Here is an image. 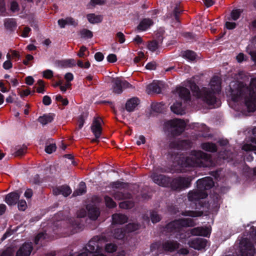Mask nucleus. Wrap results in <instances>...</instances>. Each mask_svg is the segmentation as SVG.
I'll return each instance as SVG.
<instances>
[{"label": "nucleus", "mask_w": 256, "mask_h": 256, "mask_svg": "<svg viewBox=\"0 0 256 256\" xmlns=\"http://www.w3.org/2000/svg\"><path fill=\"white\" fill-rule=\"evenodd\" d=\"M230 96L232 102L244 103L248 112L256 110V78H252L250 87L241 82H233L230 84Z\"/></svg>", "instance_id": "obj_1"}, {"label": "nucleus", "mask_w": 256, "mask_h": 256, "mask_svg": "<svg viewBox=\"0 0 256 256\" xmlns=\"http://www.w3.org/2000/svg\"><path fill=\"white\" fill-rule=\"evenodd\" d=\"M194 224L191 218H182L169 223L166 226V230L170 232L180 233L178 238L181 240L190 238V234L194 236H208L210 235L211 229L209 227H198L192 229L190 232L183 234V227L192 226Z\"/></svg>", "instance_id": "obj_2"}, {"label": "nucleus", "mask_w": 256, "mask_h": 256, "mask_svg": "<svg viewBox=\"0 0 256 256\" xmlns=\"http://www.w3.org/2000/svg\"><path fill=\"white\" fill-rule=\"evenodd\" d=\"M210 90H208L206 88L200 90L195 84H192L190 88L194 94L198 98H201L208 105L215 107L214 104L217 101L214 94L220 91V78L218 77L213 78L210 83Z\"/></svg>", "instance_id": "obj_3"}, {"label": "nucleus", "mask_w": 256, "mask_h": 256, "mask_svg": "<svg viewBox=\"0 0 256 256\" xmlns=\"http://www.w3.org/2000/svg\"><path fill=\"white\" fill-rule=\"evenodd\" d=\"M211 164L210 158L207 154L201 151H194L189 156L182 160L180 167H204Z\"/></svg>", "instance_id": "obj_4"}, {"label": "nucleus", "mask_w": 256, "mask_h": 256, "mask_svg": "<svg viewBox=\"0 0 256 256\" xmlns=\"http://www.w3.org/2000/svg\"><path fill=\"white\" fill-rule=\"evenodd\" d=\"M197 188L188 193L189 200L195 202L200 199H203L208 196L206 190L211 188L214 186V182L210 177H206L198 180L197 182Z\"/></svg>", "instance_id": "obj_5"}, {"label": "nucleus", "mask_w": 256, "mask_h": 256, "mask_svg": "<svg viewBox=\"0 0 256 256\" xmlns=\"http://www.w3.org/2000/svg\"><path fill=\"white\" fill-rule=\"evenodd\" d=\"M106 242L104 236H94L89 241L84 251L75 256H88L90 254H93L92 256H106L102 253V248Z\"/></svg>", "instance_id": "obj_6"}, {"label": "nucleus", "mask_w": 256, "mask_h": 256, "mask_svg": "<svg viewBox=\"0 0 256 256\" xmlns=\"http://www.w3.org/2000/svg\"><path fill=\"white\" fill-rule=\"evenodd\" d=\"M174 97L178 99L171 106L172 111L176 114L182 115L185 114L184 106L182 105L190 99L189 90L184 87H178L174 91Z\"/></svg>", "instance_id": "obj_7"}, {"label": "nucleus", "mask_w": 256, "mask_h": 256, "mask_svg": "<svg viewBox=\"0 0 256 256\" xmlns=\"http://www.w3.org/2000/svg\"><path fill=\"white\" fill-rule=\"evenodd\" d=\"M166 126L174 134H179L184 130L186 123L182 120L174 119L168 121L166 123Z\"/></svg>", "instance_id": "obj_8"}, {"label": "nucleus", "mask_w": 256, "mask_h": 256, "mask_svg": "<svg viewBox=\"0 0 256 256\" xmlns=\"http://www.w3.org/2000/svg\"><path fill=\"white\" fill-rule=\"evenodd\" d=\"M112 82L113 92L118 94H121L124 89L130 86L128 82L120 78H114Z\"/></svg>", "instance_id": "obj_9"}, {"label": "nucleus", "mask_w": 256, "mask_h": 256, "mask_svg": "<svg viewBox=\"0 0 256 256\" xmlns=\"http://www.w3.org/2000/svg\"><path fill=\"white\" fill-rule=\"evenodd\" d=\"M240 248L242 256H254V250L247 239L244 238L240 241Z\"/></svg>", "instance_id": "obj_10"}, {"label": "nucleus", "mask_w": 256, "mask_h": 256, "mask_svg": "<svg viewBox=\"0 0 256 256\" xmlns=\"http://www.w3.org/2000/svg\"><path fill=\"white\" fill-rule=\"evenodd\" d=\"M192 180L190 177L188 178H178L174 179L171 182L172 188L178 190L183 188H188Z\"/></svg>", "instance_id": "obj_11"}, {"label": "nucleus", "mask_w": 256, "mask_h": 256, "mask_svg": "<svg viewBox=\"0 0 256 256\" xmlns=\"http://www.w3.org/2000/svg\"><path fill=\"white\" fill-rule=\"evenodd\" d=\"M102 120L98 117L94 118L91 126V130L96 138L100 137L102 132Z\"/></svg>", "instance_id": "obj_12"}, {"label": "nucleus", "mask_w": 256, "mask_h": 256, "mask_svg": "<svg viewBox=\"0 0 256 256\" xmlns=\"http://www.w3.org/2000/svg\"><path fill=\"white\" fill-rule=\"evenodd\" d=\"M206 244V241L205 239L200 238H191L188 241L190 247L198 250L204 248Z\"/></svg>", "instance_id": "obj_13"}, {"label": "nucleus", "mask_w": 256, "mask_h": 256, "mask_svg": "<svg viewBox=\"0 0 256 256\" xmlns=\"http://www.w3.org/2000/svg\"><path fill=\"white\" fill-rule=\"evenodd\" d=\"M150 178L154 183L162 186H167L170 182V178L162 174H158L155 172L151 175Z\"/></svg>", "instance_id": "obj_14"}, {"label": "nucleus", "mask_w": 256, "mask_h": 256, "mask_svg": "<svg viewBox=\"0 0 256 256\" xmlns=\"http://www.w3.org/2000/svg\"><path fill=\"white\" fill-rule=\"evenodd\" d=\"M32 250L31 242L23 244L18 250L16 256H30Z\"/></svg>", "instance_id": "obj_15"}, {"label": "nucleus", "mask_w": 256, "mask_h": 256, "mask_svg": "<svg viewBox=\"0 0 256 256\" xmlns=\"http://www.w3.org/2000/svg\"><path fill=\"white\" fill-rule=\"evenodd\" d=\"M20 196V194L16 192H11L6 196L5 202L10 206L14 205L16 204Z\"/></svg>", "instance_id": "obj_16"}, {"label": "nucleus", "mask_w": 256, "mask_h": 256, "mask_svg": "<svg viewBox=\"0 0 256 256\" xmlns=\"http://www.w3.org/2000/svg\"><path fill=\"white\" fill-rule=\"evenodd\" d=\"M72 192L70 188L67 186H62L54 190V193L56 195L62 194L64 196H67Z\"/></svg>", "instance_id": "obj_17"}, {"label": "nucleus", "mask_w": 256, "mask_h": 256, "mask_svg": "<svg viewBox=\"0 0 256 256\" xmlns=\"http://www.w3.org/2000/svg\"><path fill=\"white\" fill-rule=\"evenodd\" d=\"M160 85L161 84L159 82L152 83L147 86L146 91L148 94H150L152 92L160 93Z\"/></svg>", "instance_id": "obj_18"}, {"label": "nucleus", "mask_w": 256, "mask_h": 256, "mask_svg": "<svg viewBox=\"0 0 256 256\" xmlns=\"http://www.w3.org/2000/svg\"><path fill=\"white\" fill-rule=\"evenodd\" d=\"M58 24L60 28H64L66 26H75L77 24V22L72 18H67L65 19L59 20Z\"/></svg>", "instance_id": "obj_19"}, {"label": "nucleus", "mask_w": 256, "mask_h": 256, "mask_svg": "<svg viewBox=\"0 0 256 256\" xmlns=\"http://www.w3.org/2000/svg\"><path fill=\"white\" fill-rule=\"evenodd\" d=\"M153 22L149 18H145L140 22L138 26V30L144 31L148 29L152 24Z\"/></svg>", "instance_id": "obj_20"}, {"label": "nucleus", "mask_w": 256, "mask_h": 256, "mask_svg": "<svg viewBox=\"0 0 256 256\" xmlns=\"http://www.w3.org/2000/svg\"><path fill=\"white\" fill-rule=\"evenodd\" d=\"M87 210L88 216L92 220H96L100 215L99 210L96 207L88 206H87Z\"/></svg>", "instance_id": "obj_21"}, {"label": "nucleus", "mask_w": 256, "mask_h": 256, "mask_svg": "<svg viewBox=\"0 0 256 256\" xmlns=\"http://www.w3.org/2000/svg\"><path fill=\"white\" fill-rule=\"evenodd\" d=\"M139 103V100L137 98H132L128 100L126 104V109L128 112L134 110Z\"/></svg>", "instance_id": "obj_22"}, {"label": "nucleus", "mask_w": 256, "mask_h": 256, "mask_svg": "<svg viewBox=\"0 0 256 256\" xmlns=\"http://www.w3.org/2000/svg\"><path fill=\"white\" fill-rule=\"evenodd\" d=\"M127 217L122 214H114L112 216V222L114 224H122L127 220Z\"/></svg>", "instance_id": "obj_23"}, {"label": "nucleus", "mask_w": 256, "mask_h": 256, "mask_svg": "<svg viewBox=\"0 0 256 256\" xmlns=\"http://www.w3.org/2000/svg\"><path fill=\"white\" fill-rule=\"evenodd\" d=\"M87 18L90 22L96 24L102 21V16L101 15H96L94 14H90L87 15Z\"/></svg>", "instance_id": "obj_24"}, {"label": "nucleus", "mask_w": 256, "mask_h": 256, "mask_svg": "<svg viewBox=\"0 0 256 256\" xmlns=\"http://www.w3.org/2000/svg\"><path fill=\"white\" fill-rule=\"evenodd\" d=\"M54 116L52 114H44L39 117L38 120L42 125H46L52 122Z\"/></svg>", "instance_id": "obj_25"}, {"label": "nucleus", "mask_w": 256, "mask_h": 256, "mask_svg": "<svg viewBox=\"0 0 256 256\" xmlns=\"http://www.w3.org/2000/svg\"><path fill=\"white\" fill-rule=\"evenodd\" d=\"M48 238L46 234L44 232L38 234L34 238V242L36 244L42 245L44 243L45 240Z\"/></svg>", "instance_id": "obj_26"}, {"label": "nucleus", "mask_w": 256, "mask_h": 256, "mask_svg": "<svg viewBox=\"0 0 256 256\" xmlns=\"http://www.w3.org/2000/svg\"><path fill=\"white\" fill-rule=\"evenodd\" d=\"M86 192V186L84 182H80L79 184L78 188L75 190L73 194L74 196L82 195Z\"/></svg>", "instance_id": "obj_27"}, {"label": "nucleus", "mask_w": 256, "mask_h": 256, "mask_svg": "<svg viewBox=\"0 0 256 256\" xmlns=\"http://www.w3.org/2000/svg\"><path fill=\"white\" fill-rule=\"evenodd\" d=\"M112 196L116 200H121L124 199L130 198L131 196L130 194H123L122 192L118 191L114 194H112Z\"/></svg>", "instance_id": "obj_28"}, {"label": "nucleus", "mask_w": 256, "mask_h": 256, "mask_svg": "<svg viewBox=\"0 0 256 256\" xmlns=\"http://www.w3.org/2000/svg\"><path fill=\"white\" fill-rule=\"evenodd\" d=\"M178 248V244L172 242H166L164 245V248L165 250L168 251H172Z\"/></svg>", "instance_id": "obj_29"}, {"label": "nucleus", "mask_w": 256, "mask_h": 256, "mask_svg": "<svg viewBox=\"0 0 256 256\" xmlns=\"http://www.w3.org/2000/svg\"><path fill=\"white\" fill-rule=\"evenodd\" d=\"M202 148L204 150L210 152H214L216 150L215 144L209 142L202 144Z\"/></svg>", "instance_id": "obj_30"}, {"label": "nucleus", "mask_w": 256, "mask_h": 256, "mask_svg": "<svg viewBox=\"0 0 256 256\" xmlns=\"http://www.w3.org/2000/svg\"><path fill=\"white\" fill-rule=\"evenodd\" d=\"M246 52L250 55L252 60L256 64V50H252V44H249L246 48Z\"/></svg>", "instance_id": "obj_31"}, {"label": "nucleus", "mask_w": 256, "mask_h": 256, "mask_svg": "<svg viewBox=\"0 0 256 256\" xmlns=\"http://www.w3.org/2000/svg\"><path fill=\"white\" fill-rule=\"evenodd\" d=\"M183 57L189 60H194L196 58L195 53L191 50H186L182 54Z\"/></svg>", "instance_id": "obj_32"}, {"label": "nucleus", "mask_w": 256, "mask_h": 256, "mask_svg": "<svg viewBox=\"0 0 256 256\" xmlns=\"http://www.w3.org/2000/svg\"><path fill=\"white\" fill-rule=\"evenodd\" d=\"M104 202L106 206L109 208H113L116 206V203L110 196H104Z\"/></svg>", "instance_id": "obj_33"}, {"label": "nucleus", "mask_w": 256, "mask_h": 256, "mask_svg": "<svg viewBox=\"0 0 256 256\" xmlns=\"http://www.w3.org/2000/svg\"><path fill=\"white\" fill-rule=\"evenodd\" d=\"M242 12V10L240 9H236L233 10L231 12V18L234 20H237Z\"/></svg>", "instance_id": "obj_34"}, {"label": "nucleus", "mask_w": 256, "mask_h": 256, "mask_svg": "<svg viewBox=\"0 0 256 256\" xmlns=\"http://www.w3.org/2000/svg\"><path fill=\"white\" fill-rule=\"evenodd\" d=\"M124 233L121 228L116 229L114 233V236L115 238L118 239H122L124 236Z\"/></svg>", "instance_id": "obj_35"}, {"label": "nucleus", "mask_w": 256, "mask_h": 256, "mask_svg": "<svg viewBox=\"0 0 256 256\" xmlns=\"http://www.w3.org/2000/svg\"><path fill=\"white\" fill-rule=\"evenodd\" d=\"M134 206V204L131 201H124L120 204V207L122 208H130Z\"/></svg>", "instance_id": "obj_36"}, {"label": "nucleus", "mask_w": 256, "mask_h": 256, "mask_svg": "<svg viewBox=\"0 0 256 256\" xmlns=\"http://www.w3.org/2000/svg\"><path fill=\"white\" fill-rule=\"evenodd\" d=\"M56 150V146L54 144H51L49 145H46L45 148V151L46 153L50 154L54 152Z\"/></svg>", "instance_id": "obj_37"}, {"label": "nucleus", "mask_w": 256, "mask_h": 256, "mask_svg": "<svg viewBox=\"0 0 256 256\" xmlns=\"http://www.w3.org/2000/svg\"><path fill=\"white\" fill-rule=\"evenodd\" d=\"M116 249V245L112 244H106L105 246V250L107 252H113Z\"/></svg>", "instance_id": "obj_38"}, {"label": "nucleus", "mask_w": 256, "mask_h": 256, "mask_svg": "<svg viewBox=\"0 0 256 256\" xmlns=\"http://www.w3.org/2000/svg\"><path fill=\"white\" fill-rule=\"evenodd\" d=\"M110 186L114 190H121L124 187V184L120 182H116L110 184Z\"/></svg>", "instance_id": "obj_39"}, {"label": "nucleus", "mask_w": 256, "mask_h": 256, "mask_svg": "<svg viewBox=\"0 0 256 256\" xmlns=\"http://www.w3.org/2000/svg\"><path fill=\"white\" fill-rule=\"evenodd\" d=\"M139 228L138 224H129L126 226V231L127 232H132L136 230H138Z\"/></svg>", "instance_id": "obj_40"}, {"label": "nucleus", "mask_w": 256, "mask_h": 256, "mask_svg": "<svg viewBox=\"0 0 256 256\" xmlns=\"http://www.w3.org/2000/svg\"><path fill=\"white\" fill-rule=\"evenodd\" d=\"M202 214V212H194V211H188L186 212L184 214H182L184 216H190L192 217H196L199 216Z\"/></svg>", "instance_id": "obj_41"}, {"label": "nucleus", "mask_w": 256, "mask_h": 256, "mask_svg": "<svg viewBox=\"0 0 256 256\" xmlns=\"http://www.w3.org/2000/svg\"><path fill=\"white\" fill-rule=\"evenodd\" d=\"M14 250L12 248H8L0 256H13Z\"/></svg>", "instance_id": "obj_42"}, {"label": "nucleus", "mask_w": 256, "mask_h": 256, "mask_svg": "<svg viewBox=\"0 0 256 256\" xmlns=\"http://www.w3.org/2000/svg\"><path fill=\"white\" fill-rule=\"evenodd\" d=\"M82 36L84 38H91L92 36V32L88 30H84L81 32Z\"/></svg>", "instance_id": "obj_43"}, {"label": "nucleus", "mask_w": 256, "mask_h": 256, "mask_svg": "<svg viewBox=\"0 0 256 256\" xmlns=\"http://www.w3.org/2000/svg\"><path fill=\"white\" fill-rule=\"evenodd\" d=\"M242 148L245 151L256 150V146L252 144H245L242 146Z\"/></svg>", "instance_id": "obj_44"}, {"label": "nucleus", "mask_w": 256, "mask_h": 256, "mask_svg": "<svg viewBox=\"0 0 256 256\" xmlns=\"http://www.w3.org/2000/svg\"><path fill=\"white\" fill-rule=\"evenodd\" d=\"M164 104L162 103L156 104L152 106V109L157 112H160L163 109Z\"/></svg>", "instance_id": "obj_45"}, {"label": "nucleus", "mask_w": 256, "mask_h": 256, "mask_svg": "<svg viewBox=\"0 0 256 256\" xmlns=\"http://www.w3.org/2000/svg\"><path fill=\"white\" fill-rule=\"evenodd\" d=\"M158 48V44L156 41L150 42L148 45V49L152 51H155Z\"/></svg>", "instance_id": "obj_46"}, {"label": "nucleus", "mask_w": 256, "mask_h": 256, "mask_svg": "<svg viewBox=\"0 0 256 256\" xmlns=\"http://www.w3.org/2000/svg\"><path fill=\"white\" fill-rule=\"evenodd\" d=\"M86 118V114L81 115L78 120V125L79 128H82L84 126L85 119Z\"/></svg>", "instance_id": "obj_47"}, {"label": "nucleus", "mask_w": 256, "mask_h": 256, "mask_svg": "<svg viewBox=\"0 0 256 256\" xmlns=\"http://www.w3.org/2000/svg\"><path fill=\"white\" fill-rule=\"evenodd\" d=\"M27 207L26 202L24 200H20L18 203V208L20 210H24Z\"/></svg>", "instance_id": "obj_48"}, {"label": "nucleus", "mask_w": 256, "mask_h": 256, "mask_svg": "<svg viewBox=\"0 0 256 256\" xmlns=\"http://www.w3.org/2000/svg\"><path fill=\"white\" fill-rule=\"evenodd\" d=\"M42 74L43 76L46 78H50L53 76V72L50 70H44Z\"/></svg>", "instance_id": "obj_49"}, {"label": "nucleus", "mask_w": 256, "mask_h": 256, "mask_svg": "<svg viewBox=\"0 0 256 256\" xmlns=\"http://www.w3.org/2000/svg\"><path fill=\"white\" fill-rule=\"evenodd\" d=\"M106 60L109 62L113 63L117 60V58L116 54H112L108 56Z\"/></svg>", "instance_id": "obj_50"}, {"label": "nucleus", "mask_w": 256, "mask_h": 256, "mask_svg": "<svg viewBox=\"0 0 256 256\" xmlns=\"http://www.w3.org/2000/svg\"><path fill=\"white\" fill-rule=\"evenodd\" d=\"M151 219L153 223H156L159 222L160 220V216L156 212H152L151 214Z\"/></svg>", "instance_id": "obj_51"}, {"label": "nucleus", "mask_w": 256, "mask_h": 256, "mask_svg": "<svg viewBox=\"0 0 256 256\" xmlns=\"http://www.w3.org/2000/svg\"><path fill=\"white\" fill-rule=\"evenodd\" d=\"M12 66V62L10 60L5 61L3 64V68L5 70H9Z\"/></svg>", "instance_id": "obj_52"}, {"label": "nucleus", "mask_w": 256, "mask_h": 256, "mask_svg": "<svg viewBox=\"0 0 256 256\" xmlns=\"http://www.w3.org/2000/svg\"><path fill=\"white\" fill-rule=\"evenodd\" d=\"M236 59L238 62H242L246 60V56L243 53H240L236 56Z\"/></svg>", "instance_id": "obj_53"}, {"label": "nucleus", "mask_w": 256, "mask_h": 256, "mask_svg": "<svg viewBox=\"0 0 256 256\" xmlns=\"http://www.w3.org/2000/svg\"><path fill=\"white\" fill-rule=\"evenodd\" d=\"M64 78L66 80V82H70L74 80V75L72 73L68 72L64 75Z\"/></svg>", "instance_id": "obj_54"}, {"label": "nucleus", "mask_w": 256, "mask_h": 256, "mask_svg": "<svg viewBox=\"0 0 256 256\" xmlns=\"http://www.w3.org/2000/svg\"><path fill=\"white\" fill-rule=\"evenodd\" d=\"M34 59V56L30 54H27L26 56V60H23V64L26 66L30 64L29 62Z\"/></svg>", "instance_id": "obj_55"}, {"label": "nucleus", "mask_w": 256, "mask_h": 256, "mask_svg": "<svg viewBox=\"0 0 256 256\" xmlns=\"http://www.w3.org/2000/svg\"><path fill=\"white\" fill-rule=\"evenodd\" d=\"M10 10L12 12H16L18 10V5L17 2H13L11 3Z\"/></svg>", "instance_id": "obj_56"}, {"label": "nucleus", "mask_w": 256, "mask_h": 256, "mask_svg": "<svg viewBox=\"0 0 256 256\" xmlns=\"http://www.w3.org/2000/svg\"><path fill=\"white\" fill-rule=\"evenodd\" d=\"M42 102L46 106H48L51 104V98L49 96H45L43 98Z\"/></svg>", "instance_id": "obj_57"}, {"label": "nucleus", "mask_w": 256, "mask_h": 256, "mask_svg": "<svg viewBox=\"0 0 256 256\" xmlns=\"http://www.w3.org/2000/svg\"><path fill=\"white\" fill-rule=\"evenodd\" d=\"M104 58V55L100 52H96L94 55V58L98 62L102 61Z\"/></svg>", "instance_id": "obj_58"}, {"label": "nucleus", "mask_w": 256, "mask_h": 256, "mask_svg": "<svg viewBox=\"0 0 256 256\" xmlns=\"http://www.w3.org/2000/svg\"><path fill=\"white\" fill-rule=\"evenodd\" d=\"M26 150V146H22V148H20L16 152V156H20L22 154H23Z\"/></svg>", "instance_id": "obj_59"}, {"label": "nucleus", "mask_w": 256, "mask_h": 256, "mask_svg": "<svg viewBox=\"0 0 256 256\" xmlns=\"http://www.w3.org/2000/svg\"><path fill=\"white\" fill-rule=\"evenodd\" d=\"M226 26L228 30H232L236 28V24L234 22H227L226 23Z\"/></svg>", "instance_id": "obj_60"}, {"label": "nucleus", "mask_w": 256, "mask_h": 256, "mask_svg": "<svg viewBox=\"0 0 256 256\" xmlns=\"http://www.w3.org/2000/svg\"><path fill=\"white\" fill-rule=\"evenodd\" d=\"M146 142L145 138L143 136H139L138 137V140H136V144L138 145H140L141 144H144Z\"/></svg>", "instance_id": "obj_61"}, {"label": "nucleus", "mask_w": 256, "mask_h": 256, "mask_svg": "<svg viewBox=\"0 0 256 256\" xmlns=\"http://www.w3.org/2000/svg\"><path fill=\"white\" fill-rule=\"evenodd\" d=\"M146 68L147 70H154L156 68V64L155 62H149L146 65Z\"/></svg>", "instance_id": "obj_62"}, {"label": "nucleus", "mask_w": 256, "mask_h": 256, "mask_svg": "<svg viewBox=\"0 0 256 256\" xmlns=\"http://www.w3.org/2000/svg\"><path fill=\"white\" fill-rule=\"evenodd\" d=\"M116 36H117V38L118 39V42L122 44L124 42V41H125L124 36V34L122 32H118Z\"/></svg>", "instance_id": "obj_63"}, {"label": "nucleus", "mask_w": 256, "mask_h": 256, "mask_svg": "<svg viewBox=\"0 0 256 256\" xmlns=\"http://www.w3.org/2000/svg\"><path fill=\"white\" fill-rule=\"evenodd\" d=\"M86 50V48L85 46H82L78 54V56L80 58L84 57L85 56L84 52Z\"/></svg>", "instance_id": "obj_64"}]
</instances>
